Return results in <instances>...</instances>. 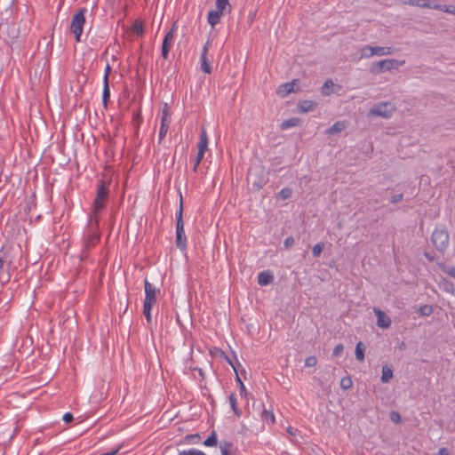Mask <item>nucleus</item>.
Listing matches in <instances>:
<instances>
[{
    "instance_id": "1",
    "label": "nucleus",
    "mask_w": 455,
    "mask_h": 455,
    "mask_svg": "<svg viewBox=\"0 0 455 455\" xmlns=\"http://www.w3.org/2000/svg\"><path fill=\"white\" fill-rule=\"evenodd\" d=\"M109 183L101 180L98 185L96 197L92 204V216L98 218L100 212L105 207L106 203L108 199L109 194Z\"/></svg>"
},
{
    "instance_id": "2",
    "label": "nucleus",
    "mask_w": 455,
    "mask_h": 455,
    "mask_svg": "<svg viewBox=\"0 0 455 455\" xmlns=\"http://www.w3.org/2000/svg\"><path fill=\"white\" fill-rule=\"evenodd\" d=\"M267 177L264 168L261 166H253L249 169L247 173V182L254 190H259L267 183Z\"/></svg>"
},
{
    "instance_id": "3",
    "label": "nucleus",
    "mask_w": 455,
    "mask_h": 455,
    "mask_svg": "<svg viewBox=\"0 0 455 455\" xmlns=\"http://www.w3.org/2000/svg\"><path fill=\"white\" fill-rule=\"evenodd\" d=\"M176 245L181 250L187 247V237L184 231L183 203L180 197V209L176 214Z\"/></svg>"
},
{
    "instance_id": "4",
    "label": "nucleus",
    "mask_w": 455,
    "mask_h": 455,
    "mask_svg": "<svg viewBox=\"0 0 455 455\" xmlns=\"http://www.w3.org/2000/svg\"><path fill=\"white\" fill-rule=\"evenodd\" d=\"M395 107L392 102L384 101L375 104L368 112V116H379L389 118L395 111Z\"/></svg>"
},
{
    "instance_id": "5",
    "label": "nucleus",
    "mask_w": 455,
    "mask_h": 455,
    "mask_svg": "<svg viewBox=\"0 0 455 455\" xmlns=\"http://www.w3.org/2000/svg\"><path fill=\"white\" fill-rule=\"evenodd\" d=\"M86 12L87 10L85 8H81L72 18L70 31L75 35L76 42H80V37L85 22Z\"/></svg>"
},
{
    "instance_id": "6",
    "label": "nucleus",
    "mask_w": 455,
    "mask_h": 455,
    "mask_svg": "<svg viewBox=\"0 0 455 455\" xmlns=\"http://www.w3.org/2000/svg\"><path fill=\"white\" fill-rule=\"evenodd\" d=\"M404 62V60L395 59L382 60L371 66V72L373 74H380L388 70L397 69L400 66H403Z\"/></svg>"
},
{
    "instance_id": "7",
    "label": "nucleus",
    "mask_w": 455,
    "mask_h": 455,
    "mask_svg": "<svg viewBox=\"0 0 455 455\" xmlns=\"http://www.w3.org/2000/svg\"><path fill=\"white\" fill-rule=\"evenodd\" d=\"M433 245L440 251H443L449 244V234L444 229H435L431 236Z\"/></svg>"
},
{
    "instance_id": "8",
    "label": "nucleus",
    "mask_w": 455,
    "mask_h": 455,
    "mask_svg": "<svg viewBox=\"0 0 455 455\" xmlns=\"http://www.w3.org/2000/svg\"><path fill=\"white\" fill-rule=\"evenodd\" d=\"M90 232L86 239L85 246L87 248L93 247L97 242L100 240V234L98 232V218H93V216L90 219Z\"/></svg>"
},
{
    "instance_id": "9",
    "label": "nucleus",
    "mask_w": 455,
    "mask_h": 455,
    "mask_svg": "<svg viewBox=\"0 0 455 455\" xmlns=\"http://www.w3.org/2000/svg\"><path fill=\"white\" fill-rule=\"evenodd\" d=\"M394 52L392 47H382V46H365L362 51V55L365 58L372 57L373 55H389Z\"/></svg>"
},
{
    "instance_id": "10",
    "label": "nucleus",
    "mask_w": 455,
    "mask_h": 455,
    "mask_svg": "<svg viewBox=\"0 0 455 455\" xmlns=\"http://www.w3.org/2000/svg\"><path fill=\"white\" fill-rule=\"evenodd\" d=\"M144 289H145V299L144 304L147 305H155L156 302V289L149 283L147 279L144 281Z\"/></svg>"
},
{
    "instance_id": "11",
    "label": "nucleus",
    "mask_w": 455,
    "mask_h": 455,
    "mask_svg": "<svg viewBox=\"0 0 455 455\" xmlns=\"http://www.w3.org/2000/svg\"><path fill=\"white\" fill-rule=\"evenodd\" d=\"M169 116V111H168V106L167 104L164 105V109H163V116H162V120H161V126H160V131H159V140H162L167 132H168V129H169V125H170V119L168 118Z\"/></svg>"
},
{
    "instance_id": "12",
    "label": "nucleus",
    "mask_w": 455,
    "mask_h": 455,
    "mask_svg": "<svg viewBox=\"0 0 455 455\" xmlns=\"http://www.w3.org/2000/svg\"><path fill=\"white\" fill-rule=\"evenodd\" d=\"M375 315L377 316V325L382 329H387L391 325V319L380 309H375Z\"/></svg>"
},
{
    "instance_id": "13",
    "label": "nucleus",
    "mask_w": 455,
    "mask_h": 455,
    "mask_svg": "<svg viewBox=\"0 0 455 455\" xmlns=\"http://www.w3.org/2000/svg\"><path fill=\"white\" fill-rule=\"evenodd\" d=\"M296 84V80H293L292 82L285 83L278 86L276 90V93L281 98L286 97L291 92H296L294 89V86Z\"/></svg>"
},
{
    "instance_id": "14",
    "label": "nucleus",
    "mask_w": 455,
    "mask_h": 455,
    "mask_svg": "<svg viewBox=\"0 0 455 455\" xmlns=\"http://www.w3.org/2000/svg\"><path fill=\"white\" fill-rule=\"evenodd\" d=\"M317 106V103L313 100H302L297 105L299 113H307L313 111Z\"/></svg>"
},
{
    "instance_id": "15",
    "label": "nucleus",
    "mask_w": 455,
    "mask_h": 455,
    "mask_svg": "<svg viewBox=\"0 0 455 455\" xmlns=\"http://www.w3.org/2000/svg\"><path fill=\"white\" fill-rule=\"evenodd\" d=\"M273 280L274 275L269 271H262L258 275V283L262 286L269 284Z\"/></svg>"
},
{
    "instance_id": "16",
    "label": "nucleus",
    "mask_w": 455,
    "mask_h": 455,
    "mask_svg": "<svg viewBox=\"0 0 455 455\" xmlns=\"http://www.w3.org/2000/svg\"><path fill=\"white\" fill-rule=\"evenodd\" d=\"M347 128L345 121H338L326 130V134L332 135L344 131Z\"/></svg>"
},
{
    "instance_id": "17",
    "label": "nucleus",
    "mask_w": 455,
    "mask_h": 455,
    "mask_svg": "<svg viewBox=\"0 0 455 455\" xmlns=\"http://www.w3.org/2000/svg\"><path fill=\"white\" fill-rule=\"evenodd\" d=\"M226 359L227 361L228 362V363L233 367L235 374H236V377H235V380L239 386V389H240V394L242 396H244L246 397L247 395H248V392L246 390V387L245 386L243 385V381L241 380L238 373H237V370H236V367L233 364L232 361L226 355Z\"/></svg>"
},
{
    "instance_id": "18",
    "label": "nucleus",
    "mask_w": 455,
    "mask_h": 455,
    "mask_svg": "<svg viewBox=\"0 0 455 455\" xmlns=\"http://www.w3.org/2000/svg\"><path fill=\"white\" fill-rule=\"evenodd\" d=\"M403 4H409L411 6H418L421 8H430L433 9V5L429 0H403Z\"/></svg>"
},
{
    "instance_id": "19",
    "label": "nucleus",
    "mask_w": 455,
    "mask_h": 455,
    "mask_svg": "<svg viewBox=\"0 0 455 455\" xmlns=\"http://www.w3.org/2000/svg\"><path fill=\"white\" fill-rule=\"evenodd\" d=\"M222 15H224V13L221 12H219L218 10H212V11L209 12L208 17H207L208 23L212 27H214L216 24H218L220 22V17Z\"/></svg>"
},
{
    "instance_id": "20",
    "label": "nucleus",
    "mask_w": 455,
    "mask_h": 455,
    "mask_svg": "<svg viewBox=\"0 0 455 455\" xmlns=\"http://www.w3.org/2000/svg\"><path fill=\"white\" fill-rule=\"evenodd\" d=\"M302 122L298 117H291L287 120H284L282 122L280 127L282 130H287L291 127L299 126L301 125Z\"/></svg>"
},
{
    "instance_id": "21",
    "label": "nucleus",
    "mask_w": 455,
    "mask_h": 455,
    "mask_svg": "<svg viewBox=\"0 0 455 455\" xmlns=\"http://www.w3.org/2000/svg\"><path fill=\"white\" fill-rule=\"evenodd\" d=\"M231 4L229 0H216V10L219 12L225 13H229L231 12Z\"/></svg>"
},
{
    "instance_id": "22",
    "label": "nucleus",
    "mask_w": 455,
    "mask_h": 455,
    "mask_svg": "<svg viewBox=\"0 0 455 455\" xmlns=\"http://www.w3.org/2000/svg\"><path fill=\"white\" fill-rule=\"evenodd\" d=\"M433 9L455 15V6L454 5L434 4Z\"/></svg>"
},
{
    "instance_id": "23",
    "label": "nucleus",
    "mask_w": 455,
    "mask_h": 455,
    "mask_svg": "<svg viewBox=\"0 0 455 455\" xmlns=\"http://www.w3.org/2000/svg\"><path fill=\"white\" fill-rule=\"evenodd\" d=\"M110 99V89H109V82L103 83V93H102V102L104 108H107L108 102Z\"/></svg>"
},
{
    "instance_id": "24",
    "label": "nucleus",
    "mask_w": 455,
    "mask_h": 455,
    "mask_svg": "<svg viewBox=\"0 0 455 455\" xmlns=\"http://www.w3.org/2000/svg\"><path fill=\"white\" fill-rule=\"evenodd\" d=\"M393 378V370L388 367L387 365H385L382 367V375H381V381L383 383H387L389 380Z\"/></svg>"
},
{
    "instance_id": "25",
    "label": "nucleus",
    "mask_w": 455,
    "mask_h": 455,
    "mask_svg": "<svg viewBox=\"0 0 455 455\" xmlns=\"http://www.w3.org/2000/svg\"><path fill=\"white\" fill-rule=\"evenodd\" d=\"M208 146V137L204 129L202 130L200 140L198 142V149L206 151Z\"/></svg>"
},
{
    "instance_id": "26",
    "label": "nucleus",
    "mask_w": 455,
    "mask_h": 455,
    "mask_svg": "<svg viewBox=\"0 0 455 455\" xmlns=\"http://www.w3.org/2000/svg\"><path fill=\"white\" fill-rule=\"evenodd\" d=\"M355 358L359 362H363L364 360V346L362 341H359L355 346Z\"/></svg>"
},
{
    "instance_id": "27",
    "label": "nucleus",
    "mask_w": 455,
    "mask_h": 455,
    "mask_svg": "<svg viewBox=\"0 0 455 455\" xmlns=\"http://www.w3.org/2000/svg\"><path fill=\"white\" fill-rule=\"evenodd\" d=\"M334 86V83L331 79H328L324 82L321 88V92L323 96H329L331 93V88Z\"/></svg>"
},
{
    "instance_id": "28",
    "label": "nucleus",
    "mask_w": 455,
    "mask_h": 455,
    "mask_svg": "<svg viewBox=\"0 0 455 455\" xmlns=\"http://www.w3.org/2000/svg\"><path fill=\"white\" fill-rule=\"evenodd\" d=\"M201 69L206 74L212 73V67L207 60V55L201 54Z\"/></svg>"
},
{
    "instance_id": "29",
    "label": "nucleus",
    "mask_w": 455,
    "mask_h": 455,
    "mask_svg": "<svg viewBox=\"0 0 455 455\" xmlns=\"http://www.w3.org/2000/svg\"><path fill=\"white\" fill-rule=\"evenodd\" d=\"M261 419L263 421L267 424H273L275 422V415L271 411H267L266 409L263 410L261 413Z\"/></svg>"
},
{
    "instance_id": "30",
    "label": "nucleus",
    "mask_w": 455,
    "mask_h": 455,
    "mask_svg": "<svg viewBox=\"0 0 455 455\" xmlns=\"http://www.w3.org/2000/svg\"><path fill=\"white\" fill-rule=\"evenodd\" d=\"M218 443V440H217V434L216 432L213 430L212 431L211 435L208 436V438H206L204 442V444L205 446H209V447H212V446H216Z\"/></svg>"
},
{
    "instance_id": "31",
    "label": "nucleus",
    "mask_w": 455,
    "mask_h": 455,
    "mask_svg": "<svg viewBox=\"0 0 455 455\" xmlns=\"http://www.w3.org/2000/svg\"><path fill=\"white\" fill-rule=\"evenodd\" d=\"M132 31L138 36H142L144 33L142 23L139 20H135L132 26Z\"/></svg>"
},
{
    "instance_id": "32",
    "label": "nucleus",
    "mask_w": 455,
    "mask_h": 455,
    "mask_svg": "<svg viewBox=\"0 0 455 455\" xmlns=\"http://www.w3.org/2000/svg\"><path fill=\"white\" fill-rule=\"evenodd\" d=\"M353 382L350 377H343L340 380V387L343 390H348L352 387Z\"/></svg>"
},
{
    "instance_id": "33",
    "label": "nucleus",
    "mask_w": 455,
    "mask_h": 455,
    "mask_svg": "<svg viewBox=\"0 0 455 455\" xmlns=\"http://www.w3.org/2000/svg\"><path fill=\"white\" fill-rule=\"evenodd\" d=\"M233 446L231 442L222 441L220 443L221 455H230L228 450Z\"/></svg>"
},
{
    "instance_id": "34",
    "label": "nucleus",
    "mask_w": 455,
    "mask_h": 455,
    "mask_svg": "<svg viewBox=\"0 0 455 455\" xmlns=\"http://www.w3.org/2000/svg\"><path fill=\"white\" fill-rule=\"evenodd\" d=\"M419 313L421 315L428 316L433 313V307L430 305H423L419 308Z\"/></svg>"
},
{
    "instance_id": "35",
    "label": "nucleus",
    "mask_w": 455,
    "mask_h": 455,
    "mask_svg": "<svg viewBox=\"0 0 455 455\" xmlns=\"http://www.w3.org/2000/svg\"><path fill=\"white\" fill-rule=\"evenodd\" d=\"M291 189L289 188H283L281 189L278 193V197L282 200H286L291 197Z\"/></svg>"
},
{
    "instance_id": "36",
    "label": "nucleus",
    "mask_w": 455,
    "mask_h": 455,
    "mask_svg": "<svg viewBox=\"0 0 455 455\" xmlns=\"http://www.w3.org/2000/svg\"><path fill=\"white\" fill-rule=\"evenodd\" d=\"M323 247H324V243H316L313 247V250H312L313 256L315 257V258L319 257L321 255L323 250Z\"/></svg>"
},
{
    "instance_id": "37",
    "label": "nucleus",
    "mask_w": 455,
    "mask_h": 455,
    "mask_svg": "<svg viewBox=\"0 0 455 455\" xmlns=\"http://www.w3.org/2000/svg\"><path fill=\"white\" fill-rule=\"evenodd\" d=\"M179 455H206V454L199 450H196V449H189V450L180 451L179 452Z\"/></svg>"
},
{
    "instance_id": "38",
    "label": "nucleus",
    "mask_w": 455,
    "mask_h": 455,
    "mask_svg": "<svg viewBox=\"0 0 455 455\" xmlns=\"http://www.w3.org/2000/svg\"><path fill=\"white\" fill-rule=\"evenodd\" d=\"M174 31H175V28H174V25H173L172 28H171V30L165 35L163 44L172 45V41L173 39Z\"/></svg>"
},
{
    "instance_id": "39",
    "label": "nucleus",
    "mask_w": 455,
    "mask_h": 455,
    "mask_svg": "<svg viewBox=\"0 0 455 455\" xmlns=\"http://www.w3.org/2000/svg\"><path fill=\"white\" fill-rule=\"evenodd\" d=\"M152 307L151 305H147V304H144L143 305V314L145 315V318L147 320V322L149 323H151V309H152Z\"/></svg>"
},
{
    "instance_id": "40",
    "label": "nucleus",
    "mask_w": 455,
    "mask_h": 455,
    "mask_svg": "<svg viewBox=\"0 0 455 455\" xmlns=\"http://www.w3.org/2000/svg\"><path fill=\"white\" fill-rule=\"evenodd\" d=\"M186 440L190 443H198L201 440V436L199 434H191L186 435Z\"/></svg>"
},
{
    "instance_id": "41",
    "label": "nucleus",
    "mask_w": 455,
    "mask_h": 455,
    "mask_svg": "<svg viewBox=\"0 0 455 455\" xmlns=\"http://www.w3.org/2000/svg\"><path fill=\"white\" fill-rule=\"evenodd\" d=\"M442 270L448 275L455 279V267L454 266H443Z\"/></svg>"
},
{
    "instance_id": "42",
    "label": "nucleus",
    "mask_w": 455,
    "mask_h": 455,
    "mask_svg": "<svg viewBox=\"0 0 455 455\" xmlns=\"http://www.w3.org/2000/svg\"><path fill=\"white\" fill-rule=\"evenodd\" d=\"M316 363H317V359L315 356H313V355L307 357L305 360V365L307 367H314L316 365Z\"/></svg>"
},
{
    "instance_id": "43",
    "label": "nucleus",
    "mask_w": 455,
    "mask_h": 455,
    "mask_svg": "<svg viewBox=\"0 0 455 455\" xmlns=\"http://www.w3.org/2000/svg\"><path fill=\"white\" fill-rule=\"evenodd\" d=\"M171 46H172L171 44H163V45H162L161 54H162L163 58L165 60L169 56V52H170Z\"/></svg>"
},
{
    "instance_id": "44",
    "label": "nucleus",
    "mask_w": 455,
    "mask_h": 455,
    "mask_svg": "<svg viewBox=\"0 0 455 455\" xmlns=\"http://www.w3.org/2000/svg\"><path fill=\"white\" fill-rule=\"evenodd\" d=\"M344 350V346L342 344H338L333 351H332V356H339Z\"/></svg>"
},
{
    "instance_id": "45",
    "label": "nucleus",
    "mask_w": 455,
    "mask_h": 455,
    "mask_svg": "<svg viewBox=\"0 0 455 455\" xmlns=\"http://www.w3.org/2000/svg\"><path fill=\"white\" fill-rule=\"evenodd\" d=\"M294 238L291 235H290L284 240L283 245L286 249H289L294 244Z\"/></svg>"
},
{
    "instance_id": "46",
    "label": "nucleus",
    "mask_w": 455,
    "mask_h": 455,
    "mask_svg": "<svg viewBox=\"0 0 455 455\" xmlns=\"http://www.w3.org/2000/svg\"><path fill=\"white\" fill-rule=\"evenodd\" d=\"M444 291L447 292L454 293V285L451 282H445L444 284Z\"/></svg>"
},
{
    "instance_id": "47",
    "label": "nucleus",
    "mask_w": 455,
    "mask_h": 455,
    "mask_svg": "<svg viewBox=\"0 0 455 455\" xmlns=\"http://www.w3.org/2000/svg\"><path fill=\"white\" fill-rule=\"evenodd\" d=\"M228 399H229V403H230V406H231L232 410L236 408L237 407V402H236V398H235V394H231L229 395Z\"/></svg>"
},
{
    "instance_id": "48",
    "label": "nucleus",
    "mask_w": 455,
    "mask_h": 455,
    "mask_svg": "<svg viewBox=\"0 0 455 455\" xmlns=\"http://www.w3.org/2000/svg\"><path fill=\"white\" fill-rule=\"evenodd\" d=\"M390 418H391L392 421H394L395 423H398L401 421V416L396 411H392L390 414Z\"/></svg>"
},
{
    "instance_id": "49",
    "label": "nucleus",
    "mask_w": 455,
    "mask_h": 455,
    "mask_svg": "<svg viewBox=\"0 0 455 455\" xmlns=\"http://www.w3.org/2000/svg\"><path fill=\"white\" fill-rule=\"evenodd\" d=\"M204 153H205L204 150L198 149L197 155H196V156L195 158V161H196V164H200L201 163V161L204 158Z\"/></svg>"
},
{
    "instance_id": "50",
    "label": "nucleus",
    "mask_w": 455,
    "mask_h": 455,
    "mask_svg": "<svg viewBox=\"0 0 455 455\" xmlns=\"http://www.w3.org/2000/svg\"><path fill=\"white\" fill-rule=\"evenodd\" d=\"M403 199V194H396V195H394L391 199H390V202L392 204H397L399 203L400 201H402Z\"/></svg>"
},
{
    "instance_id": "51",
    "label": "nucleus",
    "mask_w": 455,
    "mask_h": 455,
    "mask_svg": "<svg viewBox=\"0 0 455 455\" xmlns=\"http://www.w3.org/2000/svg\"><path fill=\"white\" fill-rule=\"evenodd\" d=\"M62 419L65 423H70L74 419L73 414L70 412H67L63 415Z\"/></svg>"
},
{
    "instance_id": "52",
    "label": "nucleus",
    "mask_w": 455,
    "mask_h": 455,
    "mask_svg": "<svg viewBox=\"0 0 455 455\" xmlns=\"http://www.w3.org/2000/svg\"><path fill=\"white\" fill-rule=\"evenodd\" d=\"M110 72H111V68H110L109 64H107V66L105 68V74H104L103 83H106V79H107V82H109L108 81V77H109Z\"/></svg>"
},
{
    "instance_id": "53",
    "label": "nucleus",
    "mask_w": 455,
    "mask_h": 455,
    "mask_svg": "<svg viewBox=\"0 0 455 455\" xmlns=\"http://www.w3.org/2000/svg\"><path fill=\"white\" fill-rule=\"evenodd\" d=\"M133 120H134V122L137 123L138 125L140 124V123L142 121V118H141V116H140V112H137V113L133 114Z\"/></svg>"
},
{
    "instance_id": "54",
    "label": "nucleus",
    "mask_w": 455,
    "mask_h": 455,
    "mask_svg": "<svg viewBox=\"0 0 455 455\" xmlns=\"http://www.w3.org/2000/svg\"><path fill=\"white\" fill-rule=\"evenodd\" d=\"M120 449H121V446L119 445L116 449L112 450L111 451L105 452V453H102L100 455H116L117 452L120 451Z\"/></svg>"
},
{
    "instance_id": "55",
    "label": "nucleus",
    "mask_w": 455,
    "mask_h": 455,
    "mask_svg": "<svg viewBox=\"0 0 455 455\" xmlns=\"http://www.w3.org/2000/svg\"><path fill=\"white\" fill-rule=\"evenodd\" d=\"M209 46H210V41H207L206 44L203 47L202 54L207 55Z\"/></svg>"
},
{
    "instance_id": "56",
    "label": "nucleus",
    "mask_w": 455,
    "mask_h": 455,
    "mask_svg": "<svg viewBox=\"0 0 455 455\" xmlns=\"http://www.w3.org/2000/svg\"><path fill=\"white\" fill-rule=\"evenodd\" d=\"M437 455H450V453L446 448H441L439 449Z\"/></svg>"
},
{
    "instance_id": "57",
    "label": "nucleus",
    "mask_w": 455,
    "mask_h": 455,
    "mask_svg": "<svg viewBox=\"0 0 455 455\" xmlns=\"http://www.w3.org/2000/svg\"><path fill=\"white\" fill-rule=\"evenodd\" d=\"M287 432L291 435H296V432H297V429L291 427H289L287 428Z\"/></svg>"
},
{
    "instance_id": "58",
    "label": "nucleus",
    "mask_w": 455,
    "mask_h": 455,
    "mask_svg": "<svg viewBox=\"0 0 455 455\" xmlns=\"http://www.w3.org/2000/svg\"><path fill=\"white\" fill-rule=\"evenodd\" d=\"M424 255L429 261H433L435 259V257L429 252H425Z\"/></svg>"
},
{
    "instance_id": "59",
    "label": "nucleus",
    "mask_w": 455,
    "mask_h": 455,
    "mask_svg": "<svg viewBox=\"0 0 455 455\" xmlns=\"http://www.w3.org/2000/svg\"><path fill=\"white\" fill-rule=\"evenodd\" d=\"M234 411V413L239 418L241 417V411L238 409V407L235 408L234 410H232Z\"/></svg>"
},
{
    "instance_id": "60",
    "label": "nucleus",
    "mask_w": 455,
    "mask_h": 455,
    "mask_svg": "<svg viewBox=\"0 0 455 455\" xmlns=\"http://www.w3.org/2000/svg\"><path fill=\"white\" fill-rule=\"evenodd\" d=\"M200 164H196V161H195V164H194V167H193V172H196L197 171V168H198V165Z\"/></svg>"
},
{
    "instance_id": "61",
    "label": "nucleus",
    "mask_w": 455,
    "mask_h": 455,
    "mask_svg": "<svg viewBox=\"0 0 455 455\" xmlns=\"http://www.w3.org/2000/svg\"><path fill=\"white\" fill-rule=\"evenodd\" d=\"M4 266V260L3 259L0 257V269L3 267Z\"/></svg>"
},
{
    "instance_id": "62",
    "label": "nucleus",
    "mask_w": 455,
    "mask_h": 455,
    "mask_svg": "<svg viewBox=\"0 0 455 455\" xmlns=\"http://www.w3.org/2000/svg\"><path fill=\"white\" fill-rule=\"evenodd\" d=\"M198 371H199V374L204 378V371H202V369H199Z\"/></svg>"
}]
</instances>
